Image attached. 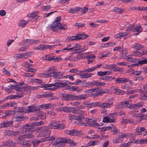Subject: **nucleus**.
I'll use <instances>...</instances> for the list:
<instances>
[{
    "label": "nucleus",
    "instance_id": "nucleus-39",
    "mask_svg": "<svg viewBox=\"0 0 147 147\" xmlns=\"http://www.w3.org/2000/svg\"><path fill=\"white\" fill-rule=\"evenodd\" d=\"M133 122V121L129 119H123L122 120L120 121L121 124L124 123L127 124L129 123H132Z\"/></svg>",
    "mask_w": 147,
    "mask_h": 147
},
{
    "label": "nucleus",
    "instance_id": "nucleus-17",
    "mask_svg": "<svg viewBox=\"0 0 147 147\" xmlns=\"http://www.w3.org/2000/svg\"><path fill=\"white\" fill-rule=\"evenodd\" d=\"M13 123L12 121H4L2 123H0V128L9 127L12 125Z\"/></svg>",
    "mask_w": 147,
    "mask_h": 147
},
{
    "label": "nucleus",
    "instance_id": "nucleus-50",
    "mask_svg": "<svg viewBox=\"0 0 147 147\" xmlns=\"http://www.w3.org/2000/svg\"><path fill=\"white\" fill-rule=\"evenodd\" d=\"M41 8L43 11H47L50 9L51 8V7L50 5H47L42 6L41 7Z\"/></svg>",
    "mask_w": 147,
    "mask_h": 147
},
{
    "label": "nucleus",
    "instance_id": "nucleus-40",
    "mask_svg": "<svg viewBox=\"0 0 147 147\" xmlns=\"http://www.w3.org/2000/svg\"><path fill=\"white\" fill-rule=\"evenodd\" d=\"M140 100H147V92H143L142 95L140 97Z\"/></svg>",
    "mask_w": 147,
    "mask_h": 147
},
{
    "label": "nucleus",
    "instance_id": "nucleus-5",
    "mask_svg": "<svg viewBox=\"0 0 147 147\" xmlns=\"http://www.w3.org/2000/svg\"><path fill=\"white\" fill-rule=\"evenodd\" d=\"M66 47L68 48H71L72 49L71 50V52L73 51V53L77 54L78 53L77 51L80 50L81 52H83L88 49V48L87 47L81 48V45L78 44H75L74 46L71 47V44H69L67 45Z\"/></svg>",
    "mask_w": 147,
    "mask_h": 147
},
{
    "label": "nucleus",
    "instance_id": "nucleus-20",
    "mask_svg": "<svg viewBox=\"0 0 147 147\" xmlns=\"http://www.w3.org/2000/svg\"><path fill=\"white\" fill-rule=\"evenodd\" d=\"M38 110L39 109L36 106L31 105L28 107V108L25 110V112L26 113H30L38 111Z\"/></svg>",
    "mask_w": 147,
    "mask_h": 147
},
{
    "label": "nucleus",
    "instance_id": "nucleus-21",
    "mask_svg": "<svg viewBox=\"0 0 147 147\" xmlns=\"http://www.w3.org/2000/svg\"><path fill=\"white\" fill-rule=\"evenodd\" d=\"M116 81L117 83H124L130 82L129 78H117Z\"/></svg>",
    "mask_w": 147,
    "mask_h": 147
},
{
    "label": "nucleus",
    "instance_id": "nucleus-10",
    "mask_svg": "<svg viewBox=\"0 0 147 147\" xmlns=\"http://www.w3.org/2000/svg\"><path fill=\"white\" fill-rule=\"evenodd\" d=\"M129 30L132 31L134 32H137L136 33H135V35H137L138 33L141 32L142 30V28L141 26L140 25H138L136 26H135L129 24Z\"/></svg>",
    "mask_w": 147,
    "mask_h": 147
},
{
    "label": "nucleus",
    "instance_id": "nucleus-15",
    "mask_svg": "<svg viewBox=\"0 0 147 147\" xmlns=\"http://www.w3.org/2000/svg\"><path fill=\"white\" fill-rule=\"evenodd\" d=\"M85 121L87 122L88 125H90L94 127H97L100 126V124L96 122V120L95 119H86Z\"/></svg>",
    "mask_w": 147,
    "mask_h": 147
},
{
    "label": "nucleus",
    "instance_id": "nucleus-59",
    "mask_svg": "<svg viewBox=\"0 0 147 147\" xmlns=\"http://www.w3.org/2000/svg\"><path fill=\"white\" fill-rule=\"evenodd\" d=\"M108 72L107 71H99L97 72V75L98 76H102L107 75Z\"/></svg>",
    "mask_w": 147,
    "mask_h": 147
},
{
    "label": "nucleus",
    "instance_id": "nucleus-29",
    "mask_svg": "<svg viewBox=\"0 0 147 147\" xmlns=\"http://www.w3.org/2000/svg\"><path fill=\"white\" fill-rule=\"evenodd\" d=\"M131 47L136 50H138L142 49L143 46L139 44L136 43L133 44Z\"/></svg>",
    "mask_w": 147,
    "mask_h": 147
},
{
    "label": "nucleus",
    "instance_id": "nucleus-8",
    "mask_svg": "<svg viewBox=\"0 0 147 147\" xmlns=\"http://www.w3.org/2000/svg\"><path fill=\"white\" fill-rule=\"evenodd\" d=\"M81 52V51L79 52V54L77 55L76 57H74L72 59V60L73 61H77L80 59H84L87 57L90 52H84L82 53H80Z\"/></svg>",
    "mask_w": 147,
    "mask_h": 147
},
{
    "label": "nucleus",
    "instance_id": "nucleus-18",
    "mask_svg": "<svg viewBox=\"0 0 147 147\" xmlns=\"http://www.w3.org/2000/svg\"><path fill=\"white\" fill-rule=\"evenodd\" d=\"M61 17L60 16H58L56 18L55 21L53 22L49 26V28L51 29L53 28L56 27V26H58V24L60 23L59 22L61 20Z\"/></svg>",
    "mask_w": 147,
    "mask_h": 147
},
{
    "label": "nucleus",
    "instance_id": "nucleus-47",
    "mask_svg": "<svg viewBox=\"0 0 147 147\" xmlns=\"http://www.w3.org/2000/svg\"><path fill=\"white\" fill-rule=\"evenodd\" d=\"M55 139V137L53 136H50L48 137L43 138V140H42V142L48 141L49 140H53Z\"/></svg>",
    "mask_w": 147,
    "mask_h": 147
},
{
    "label": "nucleus",
    "instance_id": "nucleus-31",
    "mask_svg": "<svg viewBox=\"0 0 147 147\" xmlns=\"http://www.w3.org/2000/svg\"><path fill=\"white\" fill-rule=\"evenodd\" d=\"M62 98L65 100H71V94H62Z\"/></svg>",
    "mask_w": 147,
    "mask_h": 147
},
{
    "label": "nucleus",
    "instance_id": "nucleus-24",
    "mask_svg": "<svg viewBox=\"0 0 147 147\" xmlns=\"http://www.w3.org/2000/svg\"><path fill=\"white\" fill-rule=\"evenodd\" d=\"M65 125L63 124H61L58 125H53L52 124L50 127L52 129H64L65 127Z\"/></svg>",
    "mask_w": 147,
    "mask_h": 147
},
{
    "label": "nucleus",
    "instance_id": "nucleus-41",
    "mask_svg": "<svg viewBox=\"0 0 147 147\" xmlns=\"http://www.w3.org/2000/svg\"><path fill=\"white\" fill-rule=\"evenodd\" d=\"M24 117L22 115L14 117H13L14 120L16 121H19L24 120Z\"/></svg>",
    "mask_w": 147,
    "mask_h": 147
},
{
    "label": "nucleus",
    "instance_id": "nucleus-56",
    "mask_svg": "<svg viewBox=\"0 0 147 147\" xmlns=\"http://www.w3.org/2000/svg\"><path fill=\"white\" fill-rule=\"evenodd\" d=\"M13 57L16 59H19L23 58L22 54H16L13 56Z\"/></svg>",
    "mask_w": 147,
    "mask_h": 147
},
{
    "label": "nucleus",
    "instance_id": "nucleus-43",
    "mask_svg": "<svg viewBox=\"0 0 147 147\" xmlns=\"http://www.w3.org/2000/svg\"><path fill=\"white\" fill-rule=\"evenodd\" d=\"M146 130V129L145 127H137L136 129V132L137 133V134L138 135L140 134V133L142 131H144Z\"/></svg>",
    "mask_w": 147,
    "mask_h": 147
},
{
    "label": "nucleus",
    "instance_id": "nucleus-63",
    "mask_svg": "<svg viewBox=\"0 0 147 147\" xmlns=\"http://www.w3.org/2000/svg\"><path fill=\"white\" fill-rule=\"evenodd\" d=\"M71 100H79V95H76L71 94Z\"/></svg>",
    "mask_w": 147,
    "mask_h": 147
},
{
    "label": "nucleus",
    "instance_id": "nucleus-30",
    "mask_svg": "<svg viewBox=\"0 0 147 147\" xmlns=\"http://www.w3.org/2000/svg\"><path fill=\"white\" fill-rule=\"evenodd\" d=\"M66 139L63 138H58L56 140L55 142H54L55 144H60L61 143L65 142Z\"/></svg>",
    "mask_w": 147,
    "mask_h": 147
},
{
    "label": "nucleus",
    "instance_id": "nucleus-57",
    "mask_svg": "<svg viewBox=\"0 0 147 147\" xmlns=\"http://www.w3.org/2000/svg\"><path fill=\"white\" fill-rule=\"evenodd\" d=\"M113 71H117L121 72H123V68L122 67L118 68L116 67L114 65V68L112 69Z\"/></svg>",
    "mask_w": 147,
    "mask_h": 147
},
{
    "label": "nucleus",
    "instance_id": "nucleus-2",
    "mask_svg": "<svg viewBox=\"0 0 147 147\" xmlns=\"http://www.w3.org/2000/svg\"><path fill=\"white\" fill-rule=\"evenodd\" d=\"M23 127H23L21 128H20L19 131H14L12 132V134L14 136H15L17 135L24 133V131L26 133V134L20 136L18 138V140H23L24 138H34V135L31 134L29 133L27 131H26V130L20 129H21Z\"/></svg>",
    "mask_w": 147,
    "mask_h": 147
},
{
    "label": "nucleus",
    "instance_id": "nucleus-42",
    "mask_svg": "<svg viewBox=\"0 0 147 147\" xmlns=\"http://www.w3.org/2000/svg\"><path fill=\"white\" fill-rule=\"evenodd\" d=\"M112 126L111 131L114 134L117 135V133H119L120 132L119 130L115 126H113V124H112Z\"/></svg>",
    "mask_w": 147,
    "mask_h": 147
},
{
    "label": "nucleus",
    "instance_id": "nucleus-3",
    "mask_svg": "<svg viewBox=\"0 0 147 147\" xmlns=\"http://www.w3.org/2000/svg\"><path fill=\"white\" fill-rule=\"evenodd\" d=\"M66 84L63 83L55 82L53 84H45L43 85L42 87L45 89L54 90L58 88L64 87L65 86Z\"/></svg>",
    "mask_w": 147,
    "mask_h": 147
},
{
    "label": "nucleus",
    "instance_id": "nucleus-22",
    "mask_svg": "<svg viewBox=\"0 0 147 147\" xmlns=\"http://www.w3.org/2000/svg\"><path fill=\"white\" fill-rule=\"evenodd\" d=\"M34 42L35 41L34 40L31 39H26L22 41V43L20 44V46H22V45H27L29 46L30 43H34Z\"/></svg>",
    "mask_w": 147,
    "mask_h": 147
},
{
    "label": "nucleus",
    "instance_id": "nucleus-11",
    "mask_svg": "<svg viewBox=\"0 0 147 147\" xmlns=\"http://www.w3.org/2000/svg\"><path fill=\"white\" fill-rule=\"evenodd\" d=\"M115 114L112 113L109 114L108 117H105L103 118L102 121L104 123H113L115 121Z\"/></svg>",
    "mask_w": 147,
    "mask_h": 147
},
{
    "label": "nucleus",
    "instance_id": "nucleus-64",
    "mask_svg": "<svg viewBox=\"0 0 147 147\" xmlns=\"http://www.w3.org/2000/svg\"><path fill=\"white\" fill-rule=\"evenodd\" d=\"M18 144H23L24 145V147H30L31 146L30 144L27 142L26 143L24 144L23 142H18Z\"/></svg>",
    "mask_w": 147,
    "mask_h": 147
},
{
    "label": "nucleus",
    "instance_id": "nucleus-34",
    "mask_svg": "<svg viewBox=\"0 0 147 147\" xmlns=\"http://www.w3.org/2000/svg\"><path fill=\"white\" fill-rule=\"evenodd\" d=\"M102 68L108 69H112L114 68V65L113 64L108 65L106 64L102 63Z\"/></svg>",
    "mask_w": 147,
    "mask_h": 147
},
{
    "label": "nucleus",
    "instance_id": "nucleus-36",
    "mask_svg": "<svg viewBox=\"0 0 147 147\" xmlns=\"http://www.w3.org/2000/svg\"><path fill=\"white\" fill-rule=\"evenodd\" d=\"M114 91V93L116 94L119 95L122 94H123V91L119 89H117L116 87H113L112 88Z\"/></svg>",
    "mask_w": 147,
    "mask_h": 147
},
{
    "label": "nucleus",
    "instance_id": "nucleus-19",
    "mask_svg": "<svg viewBox=\"0 0 147 147\" xmlns=\"http://www.w3.org/2000/svg\"><path fill=\"white\" fill-rule=\"evenodd\" d=\"M65 133L67 134H69L73 136H78L80 133V132L78 131L75 129L71 130H67L65 131Z\"/></svg>",
    "mask_w": 147,
    "mask_h": 147
},
{
    "label": "nucleus",
    "instance_id": "nucleus-12",
    "mask_svg": "<svg viewBox=\"0 0 147 147\" xmlns=\"http://www.w3.org/2000/svg\"><path fill=\"white\" fill-rule=\"evenodd\" d=\"M39 13L38 11H35L29 13L28 15V17L32 18V20H30L32 22L35 21L36 20L39 18L40 16H38Z\"/></svg>",
    "mask_w": 147,
    "mask_h": 147
},
{
    "label": "nucleus",
    "instance_id": "nucleus-26",
    "mask_svg": "<svg viewBox=\"0 0 147 147\" xmlns=\"http://www.w3.org/2000/svg\"><path fill=\"white\" fill-rule=\"evenodd\" d=\"M118 136L121 138L123 139L124 138H129L130 136L132 135L131 133H123L121 132H119Z\"/></svg>",
    "mask_w": 147,
    "mask_h": 147
},
{
    "label": "nucleus",
    "instance_id": "nucleus-46",
    "mask_svg": "<svg viewBox=\"0 0 147 147\" xmlns=\"http://www.w3.org/2000/svg\"><path fill=\"white\" fill-rule=\"evenodd\" d=\"M133 142L131 141H130L127 143L121 144L119 146V147H129L130 145Z\"/></svg>",
    "mask_w": 147,
    "mask_h": 147
},
{
    "label": "nucleus",
    "instance_id": "nucleus-45",
    "mask_svg": "<svg viewBox=\"0 0 147 147\" xmlns=\"http://www.w3.org/2000/svg\"><path fill=\"white\" fill-rule=\"evenodd\" d=\"M123 108L127 107L129 104L131 102V101L130 100H128L125 101H123L121 102Z\"/></svg>",
    "mask_w": 147,
    "mask_h": 147
},
{
    "label": "nucleus",
    "instance_id": "nucleus-23",
    "mask_svg": "<svg viewBox=\"0 0 147 147\" xmlns=\"http://www.w3.org/2000/svg\"><path fill=\"white\" fill-rule=\"evenodd\" d=\"M76 37L77 40H79L81 39L84 40L88 37L86 34H84L83 33L78 34H76Z\"/></svg>",
    "mask_w": 147,
    "mask_h": 147
},
{
    "label": "nucleus",
    "instance_id": "nucleus-51",
    "mask_svg": "<svg viewBox=\"0 0 147 147\" xmlns=\"http://www.w3.org/2000/svg\"><path fill=\"white\" fill-rule=\"evenodd\" d=\"M138 142H137V140L136 141L135 143H137L139 144H143L144 143H147V138H144L141 139L139 141L137 140Z\"/></svg>",
    "mask_w": 147,
    "mask_h": 147
},
{
    "label": "nucleus",
    "instance_id": "nucleus-48",
    "mask_svg": "<svg viewBox=\"0 0 147 147\" xmlns=\"http://www.w3.org/2000/svg\"><path fill=\"white\" fill-rule=\"evenodd\" d=\"M113 50L114 51H118L121 53H123L124 49H123V48L121 47V46H118L115 47L113 49Z\"/></svg>",
    "mask_w": 147,
    "mask_h": 147
},
{
    "label": "nucleus",
    "instance_id": "nucleus-6",
    "mask_svg": "<svg viewBox=\"0 0 147 147\" xmlns=\"http://www.w3.org/2000/svg\"><path fill=\"white\" fill-rule=\"evenodd\" d=\"M47 127L46 126H44L39 127H35L34 131H35L37 132H41L40 134H39L40 136H45L49 135L50 133L49 132V133H48V132L47 131Z\"/></svg>",
    "mask_w": 147,
    "mask_h": 147
},
{
    "label": "nucleus",
    "instance_id": "nucleus-25",
    "mask_svg": "<svg viewBox=\"0 0 147 147\" xmlns=\"http://www.w3.org/2000/svg\"><path fill=\"white\" fill-rule=\"evenodd\" d=\"M15 143L13 142L12 140H9L7 141L4 142L3 143V145L5 146H7L12 147H16L14 145Z\"/></svg>",
    "mask_w": 147,
    "mask_h": 147
},
{
    "label": "nucleus",
    "instance_id": "nucleus-44",
    "mask_svg": "<svg viewBox=\"0 0 147 147\" xmlns=\"http://www.w3.org/2000/svg\"><path fill=\"white\" fill-rule=\"evenodd\" d=\"M123 141V139L119 137L118 136L117 138H116L115 139L113 140V142L114 144L119 143L122 142Z\"/></svg>",
    "mask_w": 147,
    "mask_h": 147
},
{
    "label": "nucleus",
    "instance_id": "nucleus-13",
    "mask_svg": "<svg viewBox=\"0 0 147 147\" xmlns=\"http://www.w3.org/2000/svg\"><path fill=\"white\" fill-rule=\"evenodd\" d=\"M55 45H42L40 44L36 47H34V49L36 50H44L48 48L51 49L54 48Z\"/></svg>",
    "mask_w": 147,
    "mask_h": 147
},
{
    "label": "nucleus",
    "instance_id": "nucleus-35",
    "mask_svg": "<svg viewBox=\"0 0 147 147\" xmlns=\"http://www.w3.org/2000/svg\"><path fill=\"white\" fill-rule=\"evenodd\" d=\"M65 142H66L69 144L70 146H74L77 145L76 143L73 140L69 139H66Z\"/></svg>",
    "mask_w": 147,
    "mask_h": 147
},
{
    "label": "nucleus",
    "instance_id": "nucleus-53",
    "mask_svg": "<svg viewBox=\"0 0 147 147\" xmlns=\"http://www.w3.org/2000/svg\"><path fill=\"white\" fill-rule=\"evenodd\" d=\"M22 54L23 58H26L31 55L32 54V52H29L25 53H23Z\"/></svg>",
    "mask_w": 147,
    "mask_h": 147
},
{
    "label": "nucleus",
    "instance_id": "nucleus-4",
    "mask_svg": "<svg viewBox=\"0 0 147 147\" xmlns=\"http://www.w3.org/2000/svg\"><path fill=\"white\" fill-rule=\"evenodd\" d=\"M47 73H48L50 77L52 76L59 79L63 78V73L60 72H57L56 70L53 67H49L47 71Z\"/></svg>",
    "mask_w": 147,
    "mask_h": 147
},
{
    "label": "nucleus",
    "instance_id": "nucleus-28",
    "mask_svg": "<svg viewBox=\"0 0 147 147\" xmlns=\"http://www.w3.org/2000/svg\"><path fill=\"white\" fill-rule=\"evenodd\" d=\"M116 44L115 42H108L103 44L102 47H104L108 48L114 46Z\"/></svg>",
    "mask_w": 147,
    "mask_h": 147
},
{
    "label": "nucleus",
    "instance_id": "nucleus-7",
    "mask_svg": "<svg viewBox=\"0 0 147 147\" xmlns=\"http://www.w3.org/2000/svg\"><path fill=\"white\" fill-rule=\"evenodd\" d=\"M81 52V51L79 52V54L77 55L76 57H74L72 59V60L73 61H77L80 59H84L87 57L90 52H84L82 53H80Z\"/></svg>",
    "mask_w": 147,
    "mask_h": 147
},
{
    "label": "nucleus",
    "instance_id": "nucleus-54",
    "mask_svg": "<svg viewBox=\"0 0 147 147\" xmlns=\"http://www.w3.org/2000/svg\"><path fill=\"white\" fill-rule=\"evenodd\" d=\"M94 86H102L105 85V83L98 82V81H94Z\"/></svg>",
    "mask_w": 147,
    "mask_h": 147
},
{
    "label": "nucleus",
    "instance_id": "nucleus-55",
    "mask_svg": "<svg viewBox=\"0 0 147 147\" xmlns=\"http://www.w3.org/2000/svg\"><path fill=\"white\" fill-rule=\"evenodd\" d=\"M113 11L116 12L117 13H122L123 12V9H122L115 7L113 8Z\"/></svg>",
    "mask_w": 147,
    "mask_h": 147
},
{
    "label": "nucleus",
    "instance_id": "nucleus-38",
    "mask_svg": "<svg viewBox=\"0 0 147 147\" xmlns=\"http://www.w3.org/2000/svg\"><path fill=\"white\" fill-rule=\"evenodd\" d=\"M137 63V66H141L142 65L147 64V58L141 60L139 59V61Z\"/></svg>",
    "mask_w": 147,
    "mask_h": 147
},
{
    "label": "nucleus",
    "instance_id": "nucleus-1",
    "mask_svg": "<svg viewBox=\"0 0 147 147\" xmlns=\"http://www.w3.org/2000/svg\"><path fill=\"white\" fill-rule=\"evenodd\" d=\"M44 123L42 121L39 122H35L30 123L29 125L26 124L25 126L20 129L21 130H26L29 133L32 134V132L34 131L35 126H40L43 125Z\"/></svg>",
    "mask_w": 147,
    "mask_h": 147
},
{
    "label": "nucleus",
    "instance_id": "nucleus-16",
    "mask_svg": "<svg viewBox=\"0 0 147 147\" xmlns=\"http://www.w3.org/2000/svg\"><path fill=\"white\" fill-rule=\"evenodd\" d=\"M74 118V120H77L78 121V123L80 125H84L85 126H87L88 125V124L87 123H86L81 121L82 120V119L84 118L83 116H80L76 115H75V118Z\"/></svg>",
    "mask_w": 147,
    "mask_h": 147
},
{
    "label": "nucleus",
    "instance_id": "nucleus-37",
    "mask_svg": "<svg viewBox=\"0 0 147 147\" xmlns=\"http://www.w3.org/2000/svg\"><path fill=\"white\" fill-rule=\"evenodd\" d=\"M81 9V8L80 7H75L74 8L71 9L69 11V13H77L80 11Z\"/></svg>",
    "mask_w": 147,
    "mask_h": 147
},
{
    "label": "nucleus",
    "instance_id": "nucleus-9",
    "mask_svg": "<svg viewBox=\"0 0 147 147\" xmlns=\"http://www.w3.org/2000/svg\"><path fill=\"white\" fill-rule=\"evenodd\" d=\"M67 28V26L66 24L60 23L58 26H56V27H54L51 30L54 32L59 33L60 32V30L65 31Z\"/></svg>",
    "mask_w": 147,
    "mask_h": 147
},
{
    "label": "nucleus",
    "instance_id": "nucleus-61",
    "mask_svg": "<svg viewBox=\"0 0 147 147\" xmlns=\"http://www.w3.org/2000/svg\"><path fill=\"white\" fill-rule=\"evenodd\" d=\"M66 40L68 41H71L72 40H77L75 36H71L67 37Z\"/></svg>",
    "mask_w": 147,
    "mask_h": 147
},
{
    "label": "nucleus",
    "instance_id": "nucleus-60",
    "mask_svg": "<svg viewBox=\"0 0 147 147\" xmlns=\"http://www.w3.org/2000/svg\"><path fill=\"white\" fill-rule=\"evenodd\" d=\"M22 90L24 91L29 92L31 90L30 86H26L22 88Z\"/></svg>",
    "mask_w": 147,
    "mask_h": 147
},
{
    "label": "nucleus",
    "instance_id": "nucleus-52",
    "mask_svg": "<svg viewBox=\"0 0 147 147\" xmlns=\"http://www.w3.org/2000/svg\"><path fill=\"white\" fill-rule=\"evenodd\" d=\"M97 141H90L87 144V147H88L89 146H94L96 144L97 142Z\"/></svg>",
    "mask_w": 147,
    "mask_h": 147
},
{
    "label": "nucleus",
    "instance_id": "nucleus-27",
    "mask_svg": "<svg viewBox=\"0 0 147 147\" xmlns=\"http://www.w3.org/2000/svg\"><path fill=\"white\" fill-rule=\"evenodd\" d=\"M36 115L40 117L41 119H44L46 118V113L42 111H40L38 112H36L35 113Z\"/></svg>",
    "mask_w": 147,
    "mask_h": 147
},
{
    "label": "nucleus",
    "instance_id": "nucleus-33",
    "mask_svg": "<svg viewBox=\"0 0 147 147\" xmlns=\"http://www.w3.org/2000/svg\"><path fill=\"white\" fill-rule=\"evenodd\" d=\"M28 23V22L27 21L23 20H21L19 21L18 25L19 26L24 28L26 26Z\"/></svg>",
    "mask_w": 147,
    "mask_h": 147
},
{
    "label": "nucleus",
    "instance_id": "nucleus-49",
    "mask_svg": "<svg viewBox=\"0 0 147 147\" xmlns=\"http://www.w3.org/2000/svg\"><path fill=\"white\" fill-rule=\"evenodd\" d=\"M87 94H86L79 95V100H86L87 99Z\"/></svg>",
    "mask_w": 147,
    "mask_h": 147
},
{
    "label": "nucleus",
    "instance_id": "nucleus-32",
    "mask_svg": "<svg viewBox=\"0 0 147 147\" xmlns=\"http://www.w3.org/2000/svg\"><path fill=\"white\" fill-rule=\"evenodd\" d=\"M100 102H96L90 103L89 108L95 107H100Z\"/></svg>",
    "mask_w": 147,
    "mask_h": 147
},
{
    "label": "nucleus",
    "instance_id": "nucleus-14",
    "mask_svg": "<svg viewBox=\"0 0 147 147\" xmlns=\"http://www.w3.org/2000/svg\"><path fill=\"white\" fill-rule=\"evenodd\" d=\"M113 100L111 99H108L106 102L100 103V107L103 109L110 108L113 105Z\"/></svg>",
    "mask_w": 147,
    "mask_h": 147
},
{
    "label": "nucleus",
    "instance_id": "nucleus-58",
    "mask_svg": "<svg viewBox=\"0 0 147 147\" xmlns=\"http://www.w3.org/2000/svg\"><path fill=\"white\" fill-rule=\"evenodd\" d=\"M23 96L22 94H19L15 95H13L11 96L10 97V99H16V98H20Z\"/></svg>",
    "mask_w": 147,
    "mask_h": 147
},
{
    "label": "nucleus",
    "instance_id": "nucleus-62",
    "mask_svg": "<svg viewBox=\"0 0 147 147\" xmlns=\"http://www.w3.org/2000/svg\"><path fill=\"white\" fill-rule=\"evenodd\" d=\"M71 111V107H63V111L67 113L68 112H70Z\"/></svg>",
    "mask_w": 147,
    "mask_h": 147
}]
</instances>
